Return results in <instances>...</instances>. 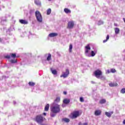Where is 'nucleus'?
I'll list each match as a JSON object with an SVG mask.
<instances>
[{"mask_svg":"<svg viewBox=\"0 0 125 125\" xmlns=\"http://www.w3.org/2000/svg\"><path fill=\"white\" fill-rule=\"evenodd\" d=\"M121 93H122L123 94H124L125 93V88H123L120 91Z\"/></svg>","mask_w":125,"mask_h":125,"instance_id":"30","label":"nucleus"},{"mask_svg":"<svg viewBox=\"0 0 125 125\" xmlns=\"http://www.w3.org/2000/svg\"><path fill=\"white\" fill-rule=\"evenodd\" d=\"M79 125H82V123H79Z\"/></svg>","mask_w":125,"mask_h":125,"instance_id":"39","label":"nucleus"},{"mask_svg":"<svg viewBox=\"0 0 125 125\" xmlns=\"http://www.w3.org/2000/svg\"><path fill=\"white\" fill-rule=\"evenodd\" d=\"M109 85L110 87H114V86H118V83H109Z\"/></svg>","mask_w":125,"mask_h":125,"instance_id":"15","label":"nucleus"},{"mask_svg":"<svg viewBox=\"0 0 125 125\" xmlns=\"http://www.w3.org/2000/svg\"><path fill=\"white\" fill-rule=\"evenodd\" d=\"M34 2L37 5H41L42 4V3H41V1H40V0H35Z\"/></svg>","mask_w":125,"mask_h":125,"instance_id":"18","label":"nucleus"},{"mask_svg":"<svg viewBox=\"0 0 125 125\" xmlns=\"http://www.w3.org/2000/svg\"><path fill=\"white\" fill-rule=\"evenodd\" d=\"M19 22L21 24H23V25H27L28 24V21L24 20H19Z\"/></svg>","mask_w":125,"mask_h":125,"instance_id":"10","label":"nucleus"},{"mask_svg":"<svg viewBox=\"0 0 125 125\" xmlns=\"http://www.w3.org/2000/svg\"><path fill=\"white\" fill-rule=\"evenodd\" d=\"M0 42H1V39L0 38Z\"/></svg>","mask_w":125,"mask_h":125,"instance_id":"40","label":"nucleus"},{"mask_svg":"<svg viewBox=\"0 0 125 125\" xmlns=\"http://www.w3.org/2000/svg\"><path fill=\"white\" fill-rule=\"evenodd\" d=\"M50 13H51V9L49 8L47 10V15H49V14H50Z\"/></svg>","mask_w":125,"mask_h":125,"instance_id":"25","label":"nucleus"},{"mask_svg":"<svg viewBox=\"0 0 125 125\" xmlns=\"http://www.w3.org/2000/svg\"><path fill=\"white\" fill-rule=\"evenodd\" d=\"M28 84H29V85H30V86H34V85H35V83H34V82H30L28 83Z\"/></svg>","mask_w":125,"mask_h":125,"instance_id":"26","label":"nucleus"},{"mask_svg":"<svg viewBox=\"0 0 125 125\" xmlns=\"http://www.w3.org/2000/svg\"><path fill=\"white\" fill-rule=\"evenodd\" d=\"M80 101H81V102H84V100H83V97H80Z\"/></svg>","mask_w":125,"mask_h":125,"instance_id":"32","label":"nucleus"},{"mask_svg":"<svg viewBox=\"0 0 125 125\" xmlns=\"http://www.w3.org/2000/svg\"><path fill=\"white\" fill-rule=\"evenodd\" d=\"M107 72L108 73V74H109V73H111V71H110V70H107Z\"/></svg>","mask_w":125,"mask_h":125,"instance_id":"35","label":"nucleus"},{"mask_svg":"<svg viewBox=\"0 0 125 125\" xmlns=\"http://www.w3.org/2000/svg\"><path fill=\"white\" fill-rule=\"evenodd\" d=\"M70 99H64L63 100V104H65L66 105L69 104V103H70Z\"/></svg>","mask_w":125,"mask_h":125,"instance_id":"12","label":"nucleus"},{"mask_svg":"<svg viewBox=\"0 0 125 125\" xmlns=\"http://www.w3.org/2000/svg\"><path fill=\"white\" fill-rule=\"evenodd\" d=\"M35 16L38 22L40 23H42V14H41L40 11H36L35 12Z\"/></svg>","mask_w":125,"mask_h":125,"instance_id":"4","label":"nucleus"},{"mask_svg":"<svg viewBox=\"0 0 125 125\" xmlns=\"http://www.w3.org/2000/svg\"><path fill=\"white\" fill-rule=\"evenodd\" d=\"M116 71L115 69L112 68L110 69V73H116Z\"/></svg>","mask_w":125,"mask_h":125,"instance_id":"29","label":"nucleus"},{"mask_svg":"<svg viewBox=\"0 0 125 125\" xmlns=\"http://www.w3.org/2000/svg\"><path fill=\"white\" fill-rule=\"evenodd\" d=\"M88 124L87 123H85L83 124V125H88Z\"/></svg>","mask_w":125,"mask_h":125,"instance_id":"37","label":"nucleus"},{"mask_svg":"<svg viewBox=\"0 0 125 125\" xmlns=\"http://www.w3.org/2000/svg\"><path fill=\"white\" fill-rule=\"evenodd\" d=\"M69 74H70V71L69 69H66V72L63 73V74L61 75V78H63L64 79L67 78L68 76H69Z\"/></svg>","mask_w":125,"mask_h":125,"instance_id":"9","label":"nucleus"},{"mask_svg":"<svg viewBox=\"0 0 125 125\" xmlns=\"http://www.w3.org/2000/svg\"><path fill=\"white\" fill-rule=\"evenodd\" d=\"M55 101V102H60V97H57Z\"/></svg>","mask_w":125,"mask_h":125,"instance_id":"31","label":"nucleus"},{"mask_svg":"<svg viewBox=\"0 0 125 125\" xmlns=\"http://www.w3.org/2000/svg\"><path fill=\"white\" fill-rule=\"evenodd\" d=\"M71 119H76L80 116V112L79 111H75L71 113Z\"/></svg>","mask_w":125,"mask_h":125,"instance_id":"6","label":"nucleus"},{"mask_svg":"<svg viewBox=\"0 0 125 125\" xmlns=\"http://www.w3.org/2000/svg\"><path fill=\"white\" fill-rule=\"evenodd\" d=\"M95 76L97 78V79H99L100 78V76H102V71L99 69H98L94 72Z\"/></svg>","mask_w":125,"mask_h":125,"instance_id":"5","label":"nucleus"},{"mask_svg":"<svg viewBox=\"0 0 125 125\" xmlns=\"http://www.w3.org/2000/svg\"><path fill=\"white\" fill-rule=\"evenodd\" d=\"M18 58V56H16V54L15 53H11L10 55H7L5 57V58L7 59H10V58H13V59L10 60L9 61L10 63L12 64H15L17 63V60L15 59V58Z\"/></svg>","mask_w":125,"mask_h":125,"instance_id":"3","label":"nucleus"},{"mask_svg":"<svg viewBox=\"0 0 125 125\" xmlns=\"http://www.w3.org/2000/svg\"><path fill=\"white\" fill-rule=\"evenodd\" d=\"M102 111L100 110H96L95 111L94 114L95 116H100L101 115Z\"/></svg>","mask_w":125,"mask_h":125,"instance_id":"13","label":"nucleus"},{"mask_svg":"<svg viewBox=\"0 0 125 125\" xmlns=\"http://www.w3.org/2000/svg\"><path fill=\"white\" fill-rule=\"evenodd\" d=\"M50 70L53 75H57V71L56 70V69L53 70L52 68H51Z\"/></svg>","mask_w":125,"mask_h":125,"instance_id":"19","label":"nucleus"},{"mask_svg":"<svg viewBox=\"0 0 125 125\" xmlns=\"http://www.w3.org/2000/svg\"><path fill=\"white\" fill-rule=\"evenodd\" d=\"M109 39H110V36L109 35H107V36H106V40H104L103 41V42L105 43V42H108V41L109 40Z\"/></svg>","mask_w":125,"mask_h":125,"instance_id":"22","label":"nucleus"},{"mask_svg":"<svg viewBox=\"0 0 125 125\" xmlns=\"http://www.w3.org/2000/svg\"><path fill=\"white\" fill-rule=\"evenodd\" d=\"M64 12H65V13H66V14H68L69 13H71V10L68 9V8H64Z\"/></svg>","mask_w":125,"mask_h":125,"instance_id":"16","label":"nucleus"},{"mask_svg":"<svg viewBox=\"0 0 125 125\" xmlns=\"http://www.w3.org/2000/svg\"><path fill=\"white\" fill-rule=\"evenodd\" d=\"M58 36V34L56 33H52L49 34V37H50V38H53L54 37H57Z\"/></svg>","mask_w":125,"mask_h":125,"instance_id":"14","label":"nucleus"},{"mask_svg":"<svg viewBox=\"0 0 125 125\" xmlns=\"http://www.w3.org/2000/svg\"><path fill=\"white\" fill-rule=\"evenodd\" d=\"M35 121L39 125H45V124H43V122L45 121V118L42 117V114L37 115L35 118Z\"/></svg>","mask_w":125,"mask_h":125,"instance_id":"2","label":"nucleus"},{"mask_svg":"<svg viewBox=\"0 0 125 125\" xmlns=\"http://www.w3.org/2000/svg\"><path fill=\"white\" fill-rule=\"evenodd\" d=\"M73 49V45L72 44H70L69 45V52H72V50Z\"/></svg>","mask_w":125,"mask_h":125,"instance_id":"27","label":"nucleus"},{"mask_svg":"<svg viewBox=\"0 0 125 125\" xmlns=\"http://www.w3.org/2000/svg\"><path fill=\"white\" fill-rule=\"evenodd\" d=\"M104 103H106V100L102 99L100 101V104H104Z\"/></svg>","mask_w":125,"mask_h":125,"instance_id":"23","label":"nucleus"},{"mask_svg":"<svg viewBox=\"0 0 125 125\" xmlns=\"http://www.w3.org/2000/svg\"><path fill=\"white\" fill-rule=\"evenodd\" d=\"M95 54H96V53H94V51H91L90 57L92 56V57H93L94 56H95Z\"/></svg>","mask_w":125,"mask_h":125,"instance_id":"28","label":"nucleus"},{"mask_svg":"<svg viewBox=\"0 0 125 125\" xmlns=\"http://www.w3.org/2000/svg\"><path fill=\"white\" fill-rule=\"evenodd\" d=\"M48 110H49V104H48L45 106L44 111L47 112L48 111Z\"/></svg>","mask_w":125,"mask_h":125,"instance_id":"20","label":"nucleus"},{"mask_svg":"<svg viewBox=\"0 0 125 125\" xmlns=\"http://www.w3.org/2000/svg\"><path fill=\"white\" fill-rule=\"evenodd\" d=\"M123 125H125V119L123 122Z\"/></svg>","mask_w":125,"mask_h":125,"instance_id":"38","label":"nucleus"},{"mask_svg":"<svg viewBox=\"0 0 125 125\" xmlns=\"http://www.w3.org/2000/svg\"><path fill=\"white\" fill-rule=\"evenodd\" d=\"M62 122H64V123H69L70 122V119L68 118H63L62 119Z\"/></svg>","mask_w":125,"mask_h":125,"instance_id":"21","label":"nucleus"},{"mask_svg":"<svg viewBox=\"0 0 125 125\" xmlns=\"http://www.w3.org/2000/svg\"><path fill=\"white\" fill-rule=\"evenodd\" d=\"M74 26H75V23L74 22V21H72L68 22L67 28V29H73Z\"/></svg>","mask_w":125,"mask_h":125,"instance_id":"8","label":"nucleus"},{"mask_svg":"<svg viewBox=\"0 0 125 125\" xmlns=\"http://www.w3.org/2000/svg\"><path fill=\"white\" fill-rule=\"evenodd\" d=\"M59 112H60V105L59 104H56L51 108L50 116L53 118Z\"/></svg>","mask_w":125,"mask_h":125,"instance_id":"1","label":"nucleus"},{"mask_svg":"<svg viewBox=\"0 0 125 125\" xmlns=\"http://www.w3.org/2000/svg\"><path fill=\"white\" fill-rule=\"evenodd\" d=\"M115 33L116 35L120 34V28L116 27L114 28Z\"/></svg>","mask_w":125,"mask_h":125,"instance_id":"17","label":"nucleus"},{"mask_svg":"<svg viewBox=\"0 0 125 125\" xmlns=\"http://www.w3.org/2000/svg\"><path fill=\"white\" fill-rule=\"evenodd\" d=\"M114 114V112L111 111L110 112H105V115H106L108 118H111L112 115Z\"/></svg>","mask_w":125,"mask_h":125,"instance_id":"11","label":"nucleus"},{"mask_svg":"<svg viewBox=\"0 0 125 125\" xmlns=\"http://www.w3.org/2000/svg\"><path fill=\"white\" fill-rule=\"evenodd\" d=\"M114 26H115V27H118V26H119V25H118L117 23H114Z\"/></svg>","mask_w":125,"mask_h":125,"instance_id":"33","label":"nucleus"},{"mask_svg":"<svg viewBox=\"0 0 125 125\" xmlns=\"http://www.w3.org/2000/svg\"><path fill=\"white\" fill-rule=\"evenodd\" d=\"M63 94H64V95H66L67 94V92L63 91Z\"/></svg>","mask_w":125,"mask_h":125,"instance_id":"34","label":"nucleus"},{"mask_svg":"<svg viewBox=\"0 0 125 125\" xmlns=\"http://www.w3.org/2000/svg\"><path fill=\"white\" fill-rule=\"evenodd\" d=\"M50 60H51V54H48V57L47 58V61H50Z\"/></svg>","mask_w":125,"mask_h":125,"instance_id":"24","label":"nucleus"},{"mask_svg":"<svg viewBox=\"0 0 125 125\" xmlns=\"http://www.w3.org/2000/svg\"><path fill=\"white\" fill-rule=\"evenodd\" d=\"M43 116H46V113L43 112Z\"/></svg>","mask_w":125,"mask_h":125,"instance_id":"36","label":"nucleus"},{"mask_svg":"<svg viewBox=\"0 0 125 125\" xmlns=\"http://www.w3.org/2000/svg\"><path fill=\"white\" fill-rule=\"evenodd\" d=\"M90 46L89 45V44H87L86 46H85V54L86 56H88V57H90V55L87 54L88 53V51L90 50Z\"/></svg>","mask_w":125,"mask_h":125,"instance_id":"7","label":"nucleus"}]
</instances>
